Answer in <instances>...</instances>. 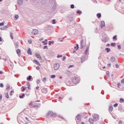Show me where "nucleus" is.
Listing matches in <instances>:
<instances>
[{
	"label": "nucleus",
	"instance_id": "29",
	"mask_svg": "<svg viewBox=\"0 0 124 124\" xmlns=\"http://www.w3.org/2000/svg\"><path fill=\"white\" fill-rule=\"evenodd\" d=\"M19 18V16L18 15H16L15 16V20H17Z\"/></svg>",
	"mask_w": 124,
	"mask_h": 124
},
{
	"label": "nucleus",
	"instance_id": "3",
	"mask_svg": "<svg viewBox=\"0 0 124 124\" xmlns=\"http://www.w3.org/2000/svg\"><path fill=\"white\" fill-rule=\"evenodd\" d=\"M79 81V78L78 77H75L73 79V83H74V84H78Z\"/></svg>",
	"mask_w": 124,
	"mask_h": 124
},
{
	"label": "nucleus",
	"instance_id": "7",
	"mask_svg": "<svg viewBox=\"0 0 124 124\" xmlns=\"http://www.w3.org/2000/svg\"><path fill=\"white\" fill-rule=\"evenodd\" d=\"M32 34H33V35H36L37 33H38V30H33L31 32Z\"/></svg>",
	"mask_w": 124,
	"mask_h": 124
},
{
	"label": "nucleus",
	"instance_id": "42",
	"mask_svg": "<svg viewBox=\"0 0 124 124\" xmlns=\"http://www.w3.org/2000/svg\"><path fill=\"white\" fill-rule=\"evenodd\" d=\"M117 47H118V50H121V45H118L117 46Z\"/></svg>",
	"mask_w": 124,
	"mask_h": 124
},
{
	"label": "nucleus",
	"instance_id": "34",
	"mask_svg": "<svg viewBox=\"0 0 124 124\" xmlns=\"http://www.w3.org/2000/svg\"><path fill=\"white\" fill-rule=\"evenodd\" d=\"M5 97L7 99L9 98V95H8V93H6Z\"/></svg>",
	"mask_w": 124,
	"mask_h": 124
},
{
	"label": "nucleus",
	"instance_id": "61",
	"mask_svg": "<svg viewBox=\"0 0 124 124\" xmlns=\"http://www.w3.org/2000/svg\"><path fill=\"white\" fill-rule=\"evenodd\" d=\"M56 5H53L52 8H53L54 9H56Z\"/></svg>",
	"mask_w": 124,
	"mask_h": 124
},
{
	"label": "nucleus",
	"instance_id": "58",
	"mask_svg": "<svg viewBox=\"0 0 124 124\" xmlns=\"http://www.w3.org/2000/svg\"><path fill=\"white\" fill-rule=\"evenodd\" d=\"M14 93V91H11V92H10V95H12V93Z\"/></svg>",
	"mask_w": 124,
	"mask_h": 124
},
{
	"label": "nucleus",
	"instance_id": "1",
	"mask_svg": "<svg viewBox=\"0 0 124 124\" xmlns=\"http://www.w3.org/2000/svg\"><path fill=\"white\" fill-rule=\"evenodd\" d=\"M81 47L80 49H83L87 45V42L85 40H82L80 42Z\"/></svg>",
	"mask_w": 124,
	"mask_h": 124
},
{
	"label": "nucleus",
	"instance_id": "26",
	"mask_svg": "<svg viewBox=\"0 0 124 124\" xmlns=\"http://www.w3.org/2000/svg\"><path fill=\"white\" fill-rule=\"evenodd\" d=\"M28 81H31V76H29L27 78Z\"/></svg>",
	"mask_w": 124,
	"mask_h": 124
},
{
	"label": "nucleus",
	"instance_id": "44",
	"mask_svg": "<svg viewBox=\"0 0 124 124\" xmlns=\"http://www.w3.org/2000/svg\"><path fill=\"white\" fill-rule=\"evenodd\" d=\"M118 103H115L113 105L114 107H118Z\"/></svg>",
	"mask_w": 124,
	"mask_h": 124
},
{
	"label": "nucleus",
	"instance_id": "52",
	"mask_svg": "<svg viewBox=\"0 0 124 124\" xmlns=\"http://www.w3.org/2000/svg\"><path fill=\"white\" fill-rule=\"evenodd\" d=\"M29 44H31V40H28Z\"/></svg>",
	"mask_w": 124,
	"mask_h": 124
},
{
	"label": "nucleus",
	"instance_id": "14",
	"mask_svg": "<svg viewBox=\"0 0 124 124\" xmlns=\"http://www.w3.org/2000/svg\"><path fill=\"white\" fill-rule=\"evenodd\" d=\"M81 60V63L84 62H85V61H86V58L84 57H82L80 58Z\"/></svg>",
	"mask_w": 124,
	"mask_h": 124
},
{
	"label": "nucleus",
	"instance_id": "40",
	"mask_svg": "<svg viewBox=\"0 0 124 124\" xmlns=\"http://www.w3.org/2000/svg\"><path fill=\"white\" fill-rule=\"evenodd\" d=\"M0 30H1L2 31H5L6 29L4 26H3V27L0 28Z\"/></svg>",
	"mask_w": 124,
	"mask_h": 124
},
{
	"label": "nucleus",
	"instance_id": "33",
	"mask_svg": "<svg viewBox=\"0 0 124 124\" xmlns=\"http://www.w3.org/2000/svg\"><path fill=\"white\" fill-rule=\"evenodd\" d=\"M124 102V99L123 98H120V103H123Z\"/></svg>",
	"mask_w": 124,
	"mask_h": 124
},
{
	"label": "nucleus",
	"instance_id": "15",
	"mask_svg": "<svg viewBox=\"0 0 124 124\" xmlns=\"http://www.w3.org/2000/svg\"><path fill=\"white\" fill-rule=\"evenodd\" d=\"M17 2H18V4H19V5H21L22 4H23V0H17Z\"/></svg>",
	"mask_w": 124,
	"mask_h": 124
},
{
	"label": "nucleus",
	"instance_id": "11",
	"mask_svg": "<svg viewBox=\"0 0 124 124\" xmlns=\"http://www.w3.org/2000/svg\"><path fill=\"white\" fill-rule=\"evenodd\" d=\"M89 122L90 124H93V123H94V122H95V121H94V120H93V119L90 118V119H89Z\"/></svg>",
	"mask_w": 124,
	"mask_h": 124
},
{
	"label": "nucleus",
	"instance_id": "39",
	"mask_svg": "<svg viewBox=\"0 0 124 124\" xmlns=\"http://www.w3.org/2000/svg\"><path fill=\"white\" fill-rule=\"evenodd\" d=\"M56 78V75H51L50 77V78H51L52 79H54V78Z\"/></svg>",
	"mask_w": 124,
	"mask_h": 124
},
{
	"label": "nucleus",
	"instance_id": "60",
	"mask_svg": "<svg viewBox=\"0 0 124 124\" xmlns=\"http://www.w3.org/2000/svg\"><path fill=\"white\" fill-rule=\"evenodd\" d=\"M65 59H66V57H65V56L63 57L62 58V61H64L65 60Z\"/></svg>",
	"mask_w": 124,
	"mask_h": 124
},
{
	"label": "nucleus",
	"instance_id": "53",
	"mask_svg": "<svg viewBox=\"0 0 124 124\" xmlns=\"http://www.w3.org/2000/svg\"><path fill=\"white\" fill-rule=\"evenodd\" d=\"M5 28V29L6 30L7 29V28H8V25H6L4 26Z\"/></svg>",
	"mask_w": 124,
	"mask_h": 124
},
{
	"label": "nucleus",
	"instance_id": "19",
	"mask_svg": "<svg viewBox=\"0 0 124 124\" xmlns=\"http://www.w3.org/2000/svg\"><path fill=\"white\" fill-rule=\"evenodd\" d=\"M47 1H48V0H42L41 3H42V4H45Z\"/></svg>",
	"mask_w": 124,
	"mask_h": 124
},
{
	"label": "nucleus",
	"instance_id": "46",
	"mask_svg": "<svg viewBox=\"0 0 124 124\" xmlns=\"http://www.w3.org/2000/svg\"><path fill=\"white\" fill-rule=\"evenodd\" d=\"M0 88H3V83H0Z\"/></svg>",
	"mask_w": 124,
	"mask_h": 124
},
{
	"label": "nucleus",
	"instance_id": "38",
	"mask_svg": "<svg viewBox=\"0 0 124 124\" xmlns=\"http://www.w3.org/2000/svg\"><path fill=\"white\" fill-rule=\"evenodd\" d=\"M77 13L78 14H82V11H81L80 10H78V11H77Z\"/></svg>",
	"mask_w": 124,
	"mask_h": 124
},
{
	"label": "nucleus",
	"instance_id": "9",
	"mask_svg": "<svg viewBox=\"0 0 124 124\" xmlns=\"http://www.w3.org/2000/svg\"><path fill=\"white\" fill-rule=\"evenodd\" d=\"M41 106L40 104H38V105H34L33 106V108H35V109H38V108H40Z\"/></svg>",
	"mask_w": 124,
	"mask_h": 124
},
{
	"label": "nucleus",
	"instance_id": "56",
	"mask_svg": "<svg viewBox=\"0 0 124 124\" xmlns=\"http://www.w3.org/2000/svg\"><path fill=\"white\" fill-rule=\"evenodd\" d=\"M119 64H116V68H119Z\"/></svg>",
	"mask_w": 124,
	"mask_h": 124
},
{
	"label": "nucleus",
	"instance_id": "13",
	"mask_svg": "<svg viewBox=\"0 0 124 124\" xmlns=\"http://www.w3.org/2000/svg\"><path fill=\"white\" fill-rule=\"evenodd\" d=\"M27 53L28 54V55H32V53L31 52V48H29L28 50H27Z\"/></svg>",
	"mask_w": 124,
	"mask_h": 124
},
{
	"label": "nucleus",
	"instance_id": "12",
	"mask_svg": "<svg viewBox=\"0 0 124 124\" xmlns=\"http://www.w3.org/2000/svg\"><path fill=\"white\" fill-rule=\"evenodd\" d=\"M77 119H78V121H80L81 120V118H82V116L80 114H78L76 116Z\"/></svg>",
	"mask_w": 124,
	"mask_h": 124
},
{
	"label": "nucleus",
	"instance_id": "28",
	"mask_svg": "<svg viewBox=\"0 0 124 124\" xmlns=\"http://www.w3.org/2000/svg\"><path fill=\"white\" fill-rule=\"evenodd\" d=\"M111 46H112V47L116 46V43H111L110 44Z\"/></svg>",
	"mask_w": 124,
	"mask_h": 124
},
{
	"label": "nucleus",
	"instance_id": "31",
	"mask_svg": "<svg viewBox=\"0 0 124 124\" xmlns=\"http://www.w3.org/2000/svg\"><path fill=\"white\" fill-rule=\"evenodd\" d=\"M54 41H49L48 45H51V44H54Z\"/></svg>",
	"mask_w": 124,
	"mask_h": 124
},
{
	"label": "nucleus",
	"instance_id": "64",
	"mask_svg": "<svg viewBox=\"0 0 124 124\" xmlns=\"http://www.w3.org/2000/svg\"><path fill=\"white\" fill-rule=\"evenodd\" d=\"M72 99H73V98L72 97L69 98V100H72Z\"/></svg>",
	"mask_w": 124,
	"mask_h": 124
},
{
	"label": "nucleus",
	"instance_id": "35",
	"mask_svg": "<svg viewBox=\"0 0 124 124\" xmlns=\"http://www.w3.org/2000/svg\"><path fill=\"white\" fill-rule=\"evenodd\" d=\"M75 49H76V50H78V49H79V45H78V44H77V46H75Z\"/></svg>",
	"mask_w": 124,
	"mask_h": 124
},
{
	"label": "nucleus",
	"instance_id": "59",
	"mask_svg": "<svg viewBox=\"0 0 124 124\" xmlns=\"http://www.w3.org/2000/svg\"><path fill=\"white\" fill-rule=\"evenodd\" d=\"M36 69H37V70H39V69H40L39 66H37V67H36Z\"/></svg>",
	"mask_w": 124,
	"mask_h": 124
},
{
	"label": "nucleus",
	"instance_id": "32",
	"mask_svg": "<svg viewBox=\"0 0 124 124\" xmlns=\"http://www.w3.org/2000/svg\"><path fill=\"white\" fill-rule=\"evenodd\" d=\"M15 45L16 48H18V46H19V44L18 43V42H16L15 43Z\"/></svg>",
	"mask_w": 124,
	"mask_h": 124
},
{
	"label": "nucleus",
	"instance_id": "8",
	"mask_svg": "<svg viewBox=\"0 0 124 124\" xmlns=\"http://www.w3.org/2000/svg\"><path fill=\"white\" fill-rule=\"evenodd\" d=\"M108 40H109V37H106L104 38V39H103L102 40V41L103 42H108Z\"/></svg>",
	"mask_w": 124,
	"mask_h": 124
},
{
	"label": "nucleus",
	"instance_id": "25",
	"mask_svg": "<svg viewBox=\"0 0 124 124\" xmlns=\"http://www.w3.org/2000/svg\"><path fill=\"white\" fill-rule=\"evenodd\" d=\"M96 16L98 18H101V13H98V14H97Z\"/></svg>",
	"mask_w": 124,
	"mask_h": 124
},
{
	"label": "nucleus",
	"instance_id": "20",
	"mask_svg": "<svg viewBox=\"0 0 124 124\" xmlns=\"http://www.w3.org/2000/svg\"><path fill=\"white\" fill-rule=\"evenodd\" d=\"M48 40L47 39H46L45 41H42V43L44 44V45H47V42Z\"/></svg>",
	"mask_w": 124,
	"mask_h": 124
},
{
	"label": "nucleus",
	"instance_id": "57",
	"mask_svg": "<svg viewBox=\"0 0 124 124\" xmlns=\"http://www.w3.org/2000/svg\"><path fill=\"white\" fill-rule=\"evenodd\" d=\"M121 83H122V84H124V78H123V79L122 80Z\"/></svg>",
	"mask_w": 124,
	"mask_h": 124
},
{
	"label": "nucleus",
	"instance_id": "27",
	"mask_svg": "<svg viewBox=\"0 0 124 124\" xmlns=\"http://www.w3.org/2000/svg\"><path fill=\"white\" fill-rule=\"evenodd\" d=\"M25 97V94L23 93L22 95H19V98L23 99Z\"/></svg>",
	"mask_w": 124,
	"mask_h": 124
},
{
	"label": "nucleus",
	"instance_id": "2",
	"mask_svg": "<svg viewBox=\"0 0 124 124\" xmlns=\"http://www.w3.org/2000/svg\"><path fill=\"white\" fill-rule=\"evenodd\" d=\"M93 120L94 121L96 122L99 120V115L96 114H93Z\"/></svg>",
	"mask_w": 124,
	"mask_h": 124
},
{
	"label": "nucleus",
	"instance_id": "36",
	"mask_svg": "<svg viewBox=\"0 0 124 124\" xmlns=\"http://www.w3.org/2000/svg\"><path fill=\"white\" fill-rule=\"evenodd\" d=\"M75 7V6H74V4H71L70 5V8H71V9H74V8Z\"/></svg>",
	"mask_w": 124,
	"mask_h": 124
},
{
	"label": "nucleus",
	"instance_id": "55",
	"mask_svg": "<svg viewBox=\"0 0 124 124\" xmlns=\"http://www.w3.org/2000/svg\"><path fill=\"white\" fill-rule=\"evenodd\" d=\"M2 99V95L0 94V100H1Z\"/></svg>",
	"mask_w": 124,
	"mask_h": 124
},
{
	"label": "nucleus",
	"instance_id": "22",
	"mask_svg": "<svg viewBox=\"0 0 124 124\" xmlns=\"http://www.w3.org/2000/svg\"><path fill=\"white\" fill-rule=\"evenodd\" d=\"M33 62H35L36 64H37L38 65H39V66H40L41 65L40 64V63H39V62L38 61H37V60H34Z\"/></svg>",
	"mask_w": 124,
	"mask_h": 124
},
{
	"label": "nucleus",
	"instance_id": "18",
	"mask_svg": "<svg viewBox=\"0 0 124 124\" xmlns=\"http://www.w3.org/2000/svg\"><path fill=\"white\" fill-rule=\"evenodd\" d=\"M109 110L111 112H112V111H113V106H112V105H110L109 106Z\"/></svg>",
	"mask_w": 124,
	"mask_h": 124
},
{
	"label": "nucleus",
	"instance_id": "16",
	"mask_svg": "<svg viewBox=\"0 0 124 124\" xmlns=\"http://www.w3.org/2000/svg\"><path fill=\"white\" fill-rule=\"evenodd\" d=\"M36 58H37V59H38L40 61H42V57H41V56H40V55H37Z\"/></svg>",
	"mask_w": 124,
	"mask_h": 124
},
{
	"label": "nucleus",
	"instance_id": "24",
	"mask_svg": "<svg viewBox=\"0 0 124 124\" xmlns=\"http://www.w3.org/2000/svg\"><path fill=\"white\" fill-rule=\"evenodd\" d=\"M105 50L107 51V53H109L111 51V49L108 47L106 48Z\"/></svg>",
	"mask_w": 124,
	"mask_h": 124
},
{
	"label": "nucleus",
	"instance_id": "47",
	"mask_svg": "<svg viewBox=\"0 0 124 124\" xmlns=\"http://www.w3.org/2000/svg\"><path fill=\"white\" fill-rule=\"evenodd\" d=\"M4 25V22L0 23V26H3Z\"/></svg>",
	"mask_w": 124,
	"mask_h": 124
},
{
	"label": "nucleus",
	"instance_id": "4",
	"mask_svg": "<svg viewBox=\"0 0 124 124\" xmlns=\"http://www.w3.org/2000/svg\"><path fill=\"white\" fill-rule=\"evenodd\" d=\"M47 115H49L51 117H56V116H57V114L56 113H54L53 111H49L48 112Z\"/></svg>",
	"mask_w": 124,
	"mask_h": 124
},
{
	"label": "nucleus",
	"instance_id": "43",
	"mask_svg": "<svg viewBox=\"0 0 124 124\" xmlns=\"http://www.w3.org/2000/svg\"><path fill=\"white\" fill-rule=\"evenodd\" d=\"M52 22V24H56V19H53Z\"/></svg>",
	"mask_w": 124,
	"mask_h": 124
},
{
	"label": "nucleus",
	"instance_id": "37",
	"mask_svg": "<svg viewBox=\"0 0 124 124\" xmlns=\"http://www.w3.org/2000/svg\"><path fill=\"white\" fill-rule=\"evenodd\" d=\"M112 39H113V40H117V35H115L113 37Z\"/></svg>",
	"mask_w": 124,
	"mask_h": 124
},
{
	"label": "nucleus",
	"instance_id": "23",
	"mask_svg": "<svg viewBox=\"0 0 124 124\" xmlns=\"http://www.w3.org/2000/svg\"><path fill=\"white\" fill-rule=\"evenodd\" d=\"M6 90L7 91H9V90H10V86L9 85V84H7L6 85Z\"/></svg>",
	"mask_w": 124,
	"mask_h": 124
},
{
	"label": "nucleus",
	"instance_id": "54",
	"mask_svg": "<svg viewBox=\"0 0 124 124\" xmlns=\"http://www.w3.org/2000/svg\"><path fill=\"white\" fill-rule=\"evenodd\" d=\"M40 83V80L39 79L37 80V84H39Z\"/></svg>",
	"mask_w": 124,
	"mask_h": 124
},
{
	"label": "nucleus",
	"instance_id": "49",
	"mask_svg": "<svg viewBox=\"0 0 124 124\" xmlns=\"http://www.w3.org/2000/svg\"><path fill=\"white\" fill-rule=\"evenodd\" d=\"M44 49H48V46H45L44 47Z\"/></svg>",
	"mask_w": 124,
	"mask_h": 124
},
{
	"label": "nucleus",
	"instance_id": "51",
	"mask_svg": "<svg viewBox=\"0 0 124 124\" xmlns=\"http://www.w3.org/2000/svg\"><path fill=\"white\" fill-rule=\"evenodd\" d=\"M57 58H62V55H58L57 56Z\"/></svg>",
	"mask_w": 124,
	"mask_h": 124
},
{
	"label": "nucleus",
	"instance_id": "48",
	"mask_svg": "<svg viewBox=\"0 0 124 124\" xmlns=\"http://www.w3.org/2000/svg\"><path fill=\"white\" fill-rule=\"evenodd\" d=\"M46 78H44L43 79V82H46Z\"/></svg>",
	"mask_w": 124,
	"mask_h": 124
},
{
	"label": "nucleus",
	"instance_id": "10",
	"mask_svg": "<svg viewBox=\"0 0 124 124\" xmlns=\"http://www.w3.org/2000/svg\"><path fill=\"white\" fill-rule=\"evenodd\" d=\"M105 27V22L104 21H102L101 22V28H104Z\"/></svg>",
	"mask_w": 124,
	"mask_h": 124
},
{
	"label": "nucleus",
	"instance_id": "45",
	"mask_svg": "<svg viewBox=\"0 0 124 124\" xmlns=\"http://www.w3.org/2000/svg\"><path fill=\"white\" fill-rule=\"evenodd\" d=\"M106 73H107V77H109V71H107Z\"/></svg>",
	"mask_w": 124,
	"mask_h": 124
},
{
	"label": "nucleus",
	"instance_id": "62",
	"mask_svg": "<svg viewBox=\"0 0 124 124\" xmlns=\"http://www.w3.org/2000/svg\"><path fill=\"white\" fill-rule=\"evenodd\" d=\"M27 86H31V84H30V83H29V82H28L27 83Z\"/></svg>",
	"mask_w": 124,
	"mask_h": 124
},
{
	"label": "nucleus",
	"instance_id": "63",
	"mask_svg": "<svg viewBox=\"0 0 124 124\" xmlns=\"http://www.w3.org/2000/svg\"><path fill=\"white\" fill-rule=\"evenodd\" d=\"M106 46H107V47H110V45H109V44H107L106 45Z\"/></svg>",
	"mask_w": 124,
	"mask_h": 124
},
{
	"label": "nucleus",
	"instance_id": "21",
	"mask_svg": "<svg viewBox=\"0 0 124 124\" xmlns=\"http://www.w3.org/2000/svg\"><path fill=\"white\" fill-rule=\"evenodd\" d=\"M110 61H111V62H115V61H116V58H115L114 57H112L110 58Z\"/></svg>",
	"mask_w": 124,
	"mask_h": 124
},
{
	"label": "nucleus",
	"instance_id": "50",
	"mask_svg": "<svg viewBox=\"0 0 124 124\" xmlns=\"http://www.w3.org/2000/svg\"><path fill=\"white\" fill-rule=\"evenodd\" d=\"M22 88H23V89L22 90V92H25V91L26 90V88H24L23 86L22 87Z\"/></svg>",
	"mask_w": 124,
	"mask_h": 124
},
{
	"label": "nucleus",
	"instance_id": "17",
	"mask_svg": "<svg viewBox=\"0 0 124 124\" xmlns=\"http://www.w3.org/2000/svg\"><path fill=\"white\" fill-rule=\"evenodd\" d=\"M16 52L18 56H20V55H21V50L17 49Z\"/></svg>",
	"mask_w": 124,
	"mask_h": 124
},
{
	"label": "nucleus",
	"instance_id": "41",
	"mask_svg": "<svg viewBox=\"0 0 124 124\" xmlns=\"http://www.w3.org/2000/svg\"><path fill=\"white\" fill-rule=\"evenodd\" d=\"M13 33L12 32H10V37L12 39H13Z\"/></svg>",
	"mask_w": 124,
	"mask_h": 124
},
{
	"label": "nucleus",
	"instance_id": "5",
	"mask_svg": "<svg viewBox=\"0 0 124 124\" xmlns=\"http://www.w3.org/2000/svg\"><path fill=\"white\" fill-rule=\"evenodd\" d=\"M60 63H55L54 65V68L55 70H58L59 68H60Z\"/></svg>",
	"mask_w": 124,
	"mask_h": 124
},
{
	"label": "nucleus",
	"instance_id": "30",
	"mask_svg": "<svg viewBox=\"0 0 124 124\" xmlns=\"http://www.w3.org/2000/svg\"><path fill=\"white\" fill-rule=\"evenodd\" d=\"M42 93H46L47 91L46 90L42 89Z\"/></svg>",
	"mask_w": 124,
	"mask_h": 124
},
{
	"label": "nucleus",
	"instance_id": "6",
	"mask_svg": "<svg viewBox=\"0 0 124 124\" xmlns=\"http://www.w3.org/2000/svg\"><path fill=\"white\" fill-rule=\"evenodd\" d=\"M89 50H90L89 46H88L86 47V49L85 50V51L84 53V57H86L87 56V54H88V51H89Z\"/></svg>",
	"mask_w": 124,
	"mask_h": 124
}]
</instances>
